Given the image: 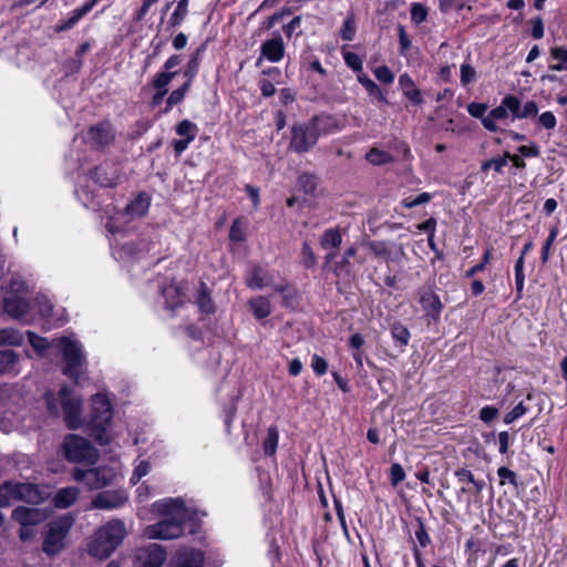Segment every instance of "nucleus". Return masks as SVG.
<instances>
[{
    "label": "nucleus",
    "instance_id": "9d476101",
    "mask_svg": "<svg viewBox=\"0 0 567 567\" xmlns=\"http://www.w3.org/2000/svg\"><path fill=\"white\" fill-rule=\"evenodd\" d=\"M319 136L310 122L297 123L291 127L289 147L296 153H306L317 143Z\"/></svg>",
    "mask_w": 567,
    "mask_h": 567
},
{
    "label": "nucleus",
    "instance_id": "de8ad7c7",
    "mask_svg": "<svg viewBox=\"0 0 567 567\" xmlns=\"http://www.w3.org/2000/svg\"><path fill=\"white\" fill-rule=\"evenodd\" d=\"M150 471L151 464L147 461H140L131 476V483L133 485L137 484L142 477L146 476L150 473Z\"/></svg>",
    "mask_w": 567,
    "mask_h": 567
},
{
    "label": "nucleus",
    "instance_id": "4c0bfd02",
    "mask_svg": "<svg viewBox=\"0 0 567 567\" xmlns=\"http://www.w3.org/2000/svg\"><path fill=\"white\" fill-rule=\"evenodd\" d=\"M188 2L189 0H179L175 11L169 18V23L172 25H179L183 22L188 12Z\"/></svg>",
    "mask_w": 567,
    "mask_h": 567
},
{
    "label": "nucleus",
    "instance_id": "bf43d9fd",
    "mask_svg": "<svg viewBox=\"0 0 567 567\" xmlns=\"http://www.w3.org/2000/svg\"><path fill=\"white\" fill-rule=\"evenodd\" d=\"M538 124L546 128V130H553L556 126V117L553 112L546 111L542 113L537 118Z\"/></svg>",
    "mask_w": 567,
    "mask_h": 567
},
{
    "label": "nucleus",
    "instance_id": "393cba45",
    "mask_svg": "<svg viewBox=\"0 0 567 567\" xmlns=\"http://www.w3.org/2000/svg\"><path fill=\"white\" fill-rule=\"evenodd\" d=\"M162 295L165 299V306L167 309L174 310L184 302L185 295L175 282H171L169 285L165 286L162 289Z\"/></svg>",
    "mask_w": 567,
    "mask_h": 567
},
{
    "label": "nucleus",
    "instance_id": "f704fd0d",
    "mask_svg": "<svg viewBox=\"0 0 567 567\" xmlns=\"http://www.w3.org/2000/svg\"><path fill=\"white\" fill-rule=\"evenodd\" d=\"M177 74L176 71L173 72H159L156 74V76L152 81V85L155 90H162V91H168L167 86L174 79V76Z\"/></svg>",
    "mask_w": 567,
    "mask_h": 567
},
{
    "label": "nucleus",
    "instance_id": "473e14b6",
    "mask_svg": "<svg viewBox=\"0 0 567 567\" xmlns=\"http://www.w3.org/2000/svg\"><path fill=\"white\" fill-rule=\"evenodd\" d=\"M551 56L557 60L558 63L549 65L553 71H567V50L563 48H553Z\"/></svg>",
    "mask_w": 567,
    "mask_h": 567
},
{
    "label": "nucleus",
    "instance_id": "338daca9",
    "mask_svg": "<svg viewBox=\"0 0 567 567\" xmlns=\"http://www.w3.org/2000/svg\"><path fill=\"white\" fill-rule=\"evenodd\" d=\"M537 113H538L537 104L534 101H528L520 109L518 118H527V117L536 116Z\"/></svg>",
    "mask_w": 567,
    "mask_h": 567
},
{
    "label": "nucleus",
    "instance_id": "864d4df0",
    "mask_svg": "<svg viewBox=\"0 0 567 567\" xmlns=\"http://www.w3.org/2000/svg\"><path fill=\"white\" fill-rule=\"evenodd\" d=\"M405 478V472L401 464L394 463L390 468V480L392 486H398Z\"/></svg>",
    "mask_w": 567,
    "mask_h": 567
},
{
    "label": "nucleus",
    "instance_id": "4be33fe9",
    "mask_svg": "<svg viewBox=\"0 0 567 567\" xmlns=\"http://www.w3.org/2000/svg\"><path fill=\"white\" fill-rule=\"evenodd\" d=\"M13 493L18 498L32 504L42 502L49 495L47 492L40 491L38 486L30 483L18 484Z\"/></svg>",
    "mask_w": 567,
    "mask_h": 567
},
{
    "label": "nucleus",
    "instance_id": "0e129e2a",
    "mask_svg": "<svg viewBox=\"0 0 567 567\" xmlns=\"http://www.w3.org/2000/svg\"><path fill=\"white\" fill-rule=\"evenodd\" d=\"M487 111V105L484 103L472 102L467 105V112L470 115L476 118H483Z\"/></svg>",
    "mask_w": 567,
    "mask_h": 567
},
{
    "label": "nucleus",
    "instance_id": "5fc2aeb1",
    "mask_svg": "<svg viewBox=\"0 0 567 567\" xmlns=\"http://www.w3.org/2000/svg\"><path fill=\"white\" fill-rule=\"evenodd\" d=\"M37 305L39 307L40 315L47 319H50L53 311L51 301L45 296H39L37 298Z\"/></svg>",
    "mask_w": 567,
    "mask_h": 567
},
{
    "label": "nucleus",
    "instance_id": "7c9ffc66",
    "mask_svg": "<svg viewBox=\"0 0 567 567\" xmlns=\"http://www.w3.org/2000/svg\"><path fill=\"white\" fill-rule=\"evenodd\" d=\"M197 303L200 311L205 313H212L215 310V306L204 282L200 284V289L197 297Z\"/></svg>",
    "mask_w": 567,
    "mask_h": 567
},
{
    "label": "nucleus",
    "instance_id": "72a5a7b5",
    "mask_svg": "<svg viewBox=\"0 0 567 567\" xmlns=\"http://www.w3.org/2000/svg\"><path fill=\"white\" fill-rule=\"evenodd\" d=\"M528 411L529 408L525 404V401H520L504 415L503 421L505 424H512L519 417L524 416Z\"/></svg>",
    "mask_w": 567,
    "mask_h": 567
},
{
    "label": "nucleus",
    "instance_id": "8fccbe9b",
    "mask_svg": "<svg viewBox=\"0 0 567 567\" xmlns=\"http://www.w3.org/2000/svg\"><path fill=\"white\" fill-rule=\"evenodd\" d=\"M343 54V59H344V62L346 64L352 69L353 71H361L362 68H363V63H362V60L361 58L354 53V52H349V51H343L342 52Z\"/></svg>",
    "mask_w": 567,
    "mask_h": 567
},
{
    "label": "nucleus",
    "instance_id": "20e7f679",
    "mask_svg": "<svg viewBox=\"0 0 567 567\" xmlns=\"http://www.w3.org/2000/svg\"><path fill=\"white\" fill-rule=\"evenodd\" d=\"M48 409L51 414L60 413V405L64 412V419L70 429H76L81 424V401L71 394L66 386H62L59 391L58 403L54 393L48 392L44 395Z\"/></svg>",
    "mask_w": 567,
    "mask_h": 567
},
{
    "label": "nucleus",
    "instance_id": "3c124183",
    "mask_svg": "<svg viewBox=\"0 0 567 567\" xmlns=\"http://www.w3.org/2000/svg\"><path fill=\"white\" fill-rule=\"evenodd\" d=\"M432 199V195L429 193H421L419 196L411 198L406 197L402 200V205L405 208H413L419 205L429 203Z\"/></svg>",
    "mask_w": 567,
    "mask_h": 567
},
{
    "label": "nucleus",
    "instance_id": "603ef678",
    "mask_svg": "<svg viewBox=\"0 0 567 567\" xmlns=\"http://www.w3.org/2000/svg\"><path fill=\"white\" fill-rule=\"evenodd\" d=\"M374 76L382 83L391 84L394 81V74L386 65H381L374 69Z\"/></svg>",
    "mask_w": 567,
    "mask_h": 567
},
{
    "label": "nucleus",
    "instance_id": "aec40b11",
    "mask_svg": "<svg viewBox=\"0 0 567 567\" xmlns=\"http://www.w3.org/2000/svg\"><path fill=\"white\" fill-rule=\"evenodd\" d=\"M310 122L312 123L318 136L329 135L339 132L343 125L339 118L332 115H318L313 116Z\"/></svg>",
    "mask_w": 567,
    "mask_h": 567
},
{
    "label": "nucleus",
    "instance_id": "1a4fd4ad",
    "mask_svg": "<svg viewBox=\"0 0 567 567\" xmlns=\"http://www.w3.org/2000/svg\"><path fill=\"white\" fill-rule=\"evenodd\" d=\"M117 476L114 468L99 467L90 470L76 468L73 472V478L76 482L84 483L90 489H100L110 485Z\"/></svg>",
    "mask_w": 567,
    "mask_h": 567
},
{
    "label": "nucleus",
    "instance_id": "0eeeda50",
    "mask_svg": "<svg viewBox=\"0 0 567 567\" xmlns=\"http://www.w3.org/2000/svg\"><path fill=\"white\" fill-rule=\"evenodd\" d=\"M74 519L70 515H63L48 525L47 535L43 543V550L49 555H54L65 546V538L72 528Z\"/></svg>",
    "mask_w": 567,
    "mask_h": 567
},
{
    "label": "nucleus",
    "instance_id": "b1692460",
    "mask_svg": "<svg viewBox=\"0 0 567 567\" xmlns=\"http://www.w3.org/2000/svg\"><path fill=\"white\" fill-rule=\"evenodd\" d=\"M150 247L145 240H140L138 243H126L120 248L114 250V254L118 256L121 259H130L140 257L141 255L148 252Z\"/></svg>",
    "mask_w": 567,
    "mask_h": 567
},
{
    "label": "nucleus",
    "instance_id": "a18cd8bd",
    "mask_svg": "<svg viewBox=\"0 0 567 567\" xmlns=\"http://www.w3.org/2000/svg\"><path fill=\"white\" fill-rule=\"evenodd\" d=\"M198 66H199V53L197 52L189 59L187 66L184 71V78H186L185 83H189V85H192V82L198 72Z\"/></svg>",
    "mask_w": 567,
    "mask_h": 567
},
{
    "label": "nucleus",
    "instance_id": "bb28decb",
    "mask_svg": "<svg viewBox=\"0 0 567 567\" xmlns=\"http://www.w3.org/2000/svg\"><path fill=\"white\" fill-rule=\"evenodd\" d=\"M78 496L79 489L76 487H64L56 492L53 498V504L59 508H68L75 503Z\"/></svg>",
    "mask_w": 567,
    "mask_h": 567
},
{
    "label": "nucleus",
    "instance_id": "c9c22d12",
    "mask_svg": "<svg viewBox=\"0 0 567 567\" xmlns=\"http://www.w3.org/2000/svg\"><path fill=\"white\" fill-rule=\"evenodd\" d=\"M392 338L400 343L401 347H405L410 340V331L402 323H394L391 328Z\"/></svg>",
    "mask_w": 567,
    "mask_h": 567
},
{
    "label": "nucleus",
    "instance_id": "a878e982",
    "mask_svg": "<svg viewBox=\"0 0 567 567\" xmlns=\"http://www.w3.org/2000/svg\"><path fill=\"white\" fill-rule=\"evenodd\" d=\"M150 208V197L146 194H140L125 208V214L130 217H142Z\"/></svg>",
    "mask_w": 567,
    "mask_h": 567
},
{
    "label": "nucleus",
    "instance_id": "c03bdc74",
    "mask_svg": "<svg viewBox=\"0 0 567 567\" xmlns=\"http://www.w3.org/2000/svg\"><path fill=\"white\" fill-rule=\"evenodd\" d=\"M515 282H516V290L518 293L517 297L522 298V292H523L524 282H525L523 256H519V258L516 260V264H515Z\"/></svg>",
    "mask_w": 567,
    "mask_h": 567
},
{
    "label": "nucleus",
    "instance_id": "7ed1b4c3",
    "mask_svg": "<svg viewBox=\"0 0 567 567\" xmlns=\"http://www.w3.org/2000/svg\"><path fill=\"white\" fill-rule=\"evenodd\" d=\"M29 293V286L19 277H13L2 298L3 310L12 318H24L30 311Z\"/></svg>",
    "mask_w": 567,
    "mask_h": 567
},
{
    "label": "nucleus",
    "instance_id": "dca6fc26",
    "mask_svg": "<svg viewBox=\"0 0 567 567\" xmlns=\"http://www.w3.org/2000/svg\"><path fill=\"white\" fill-rule=\"evenodd\" d=\"M12 517L21 526H34L45 520L48 513L40 508L20 506L13 511Z\"/></svg>",
    "mask_w": 567,
    "mask_h": 567
},
{
    "label": "nucleus",
    "instance_id": "09e8293b",
    "mask_svg": "<svg viewBox=\"0 0 567 567\" xmlns=\"http://www.w3.org/2000/svg\"><path fill=\"white\" fill-rule=\"evenodd\" d=\"M427 18V9L421 3H413L411 7V20L415 24L424 22Z\"/></svg>",
    "mask_w": 567,
    "mask_h": 567
},
{
    "label": "nucleus",
    "instance_id": "f257e3e1",
    "mask_svg": "<svg viewBox=\"0 0 567 567\" xmlns=\"http://www.w3.org/2000/svg\"><path fill=\"white\" fill-rule=\"evenodd\" d=\"M152 511L163 519L144 528L143 535L147 539L171 540L182 536L183 525L190 516L182 498L169 497L157 501L152 505Z\"/></svg>",
    "mask_w": 567,
    "mask_h": 567
},
{
    "label": "nucleus",
    "instance_id": "c85d7f7f",
    "mask_svg": "<svg viewBox=\"0 0 567 567\" xmlns=\"http://www.w3.org/2000/svg\"><path fill=\"white\" fill-rule=\"evenodd\" d=\"M342 243V236L338 228L324 230L320 238V245L323 249H338Z\"/></svg>",
    "mask_w": 567,
    "mask_h": 567
},
{
    "label": "nucleus",
    "instance_id": "ddd939ff",
    "mask_svg": "<svg viewBox=\"0 0 567 567\" xmlns=\"http://www.w3.org/2000/svg\"><path fill=\"white\" fill-rule=\"evenodd\" d=\"M274 282L275 274L269 272L259 266L251 268L246 278V284L249 288L262 289L265 287L274 286L276 291H285V287L282 285H274Z\"/></svg>",
    "mask_w": 567,
    "mask_h": 567
},
{
    "label": "nucleus",
    "instance_id": "6e6d98bb",
    "mask_svg": "<svg viewBox=\"0 0 567 567\" xmlns=\"http://www.w3.org/2000/svg\"><path fill=\"white\" fill-rule=\"evenodd\" d=\"M29 342L31 346L39 352L42 353L45 349L49 348L50 343L45 338H42L35 333H28Z\"/></svg>",
    "mask_w": 567,
    "mask_h": 567
},
{
    "label": "nucleus",
    "instance_id": "69168bd1",
    "mask_svg": "<svg viewBox=\"0 0 567 567\" xmlns=\"http://www.w3.org/2000/svg\"><path fill=\"white\" fill-rule=\"evenodd\" d=\"M498 413L499 412H498L497 408L492 406V405H486L481 409L480 419L485 423H489L497 417Z\"/></svg>",
    "mask_w": 567,
    "mask_h": 567
},
{
    "label": "nucleus",
    "instance_id": "cd10ccee",
    "mask_svg": "<svg viewBox=\"0 0 567 567\" xmlns=\"http://www.w3.org/2000/svg\"><path fill=\"white\" fill-rule=\"evenodd\" d=\"M249 307L257 319H264L271 313L270 300L262 296L250 299Z\"/></svg>",
    "mask_w": 567,
    "mask_h": 567
},
{
    "label": "nucleus",
    "instance_id": "c756f323",
    "mask_svg": "<svg viewBox=\"0 0 567 567\" xmlns=\"http://www.w3.org/2000/svg\"><path fill=\"white\" fill-rule=\"evenodd\" d=\"M19 355L11 349L2 348V373H17Z\"/></svg>",
    "mask_w": 567,
    "mask_h": 567
},
{
    "label": "nucleus",
    "instance_id": "37998d69",
    "mask_svg": "<svg viewBox=\"0 0 567 567\" xmlns=\"http://www.w3.org/2000/svg\"><path fill=\"white\" fill-rule=\"evenodd\" d=\"M460 80L463 86H467L476 81V70L468 63H463L460 69Z\"/></svg>",
    "mask_w": 567,
    "mask_h": 567
},
{
    "label": "nucleus",
    "instance_id": "680f3d73",
    "mask_svg": "<svg viewBox=\"0 0 567 567\" xmlns=\"http://www.w3.org/2000/svg\"><path fill=\"white\" fill-rule=\"evenodd\" d=\"M229 238L233 241H243L245 239V230L240 220L236 219L229 230Z\"/></svg>",
    "mask_w": 567,
    "mask_h": 567
},
{
    "label": "nucleus",
    "instance_id": "412c9836",
    "mask_svg": "<svg viewBox=\"0 0 567 567\" xmlns=\"http://www.w3.org/2000/svg\"><path fill=\"white\" fill-rule=\"evenodd\" d=\"M99 2V0H90L85 2L83 6L72 10L66 20L61 21L55 30L58 32H63L73 28L85 14H87Z\"/></svg>",
    "mask_w": 567,
    "mask_h": 567
},
{
    "label": "nucleus",
    "instance_id": "e433bc0d",
    "mask_svg": "<svg viewBox=\"0 0 567 567\" xmlns=\"http://www.w3.org/2000/svg\"><path fill=\"white\" fill-rule=\"evenodd\" d=\"M367 159L373 165H382L393 161V157L385 151L372 148L367 154Z\"/></svg>",
    "mask_w": 567,
    "mask_h": 567
},
{
    "label": "nucleus",
    "instance_id": "052dcab7",
    "mask_svg": "<svg viewBox=\"0 0 567 567\" xmlns=\"http://www.w3.org/2000/svg\"><path fill=\"white\" fill-rule=\"evenodd\" d=\"M311 368L316 374L323 375L328 371V363L322 357L313 354L311 358Z\"/></svg>",
    "mask_w": 567,
    "mask_h": 567
},
{
    "label": "nucleus",
    "instance_id": "58836bf2",
    "mask_svg": "<svg viewBox=\"0 0 567 567\" xmlns=\"http://www.w3.org/2000/svg\"><path fill=\"white\" fill-rule=\"evenodd\" d=\"M278 431L276 427L271 426L268 429L267 437L264 441V451L268 455H272L276 452L278 445Z\"/></svg>",
    "mask_w": 567,
    "mask_h": 567
},
{
    "label": "nucleus",
    "instance_id": "39448f33",
    "mask_svg": "<svg viewBox=\"0 0 567 567\" xmlns=\"http://www.w3.org/2000/svg\"><path fill=\"white\" fill-rule=\"evenodd\" d=\"M52 343L62 351L63 360L65 362L63 373L78 383L86 364L81 344L66 337L54 339Z\"/></svg>",
    "mask_w": 567,
    "mask_h": 567
},
{
    "label": "nucleus",
    "instance_id": "e2e57ef3",
    "mask_svg": "<svg viewBox=\"0 0 567 567\" xmlns=\"http://www.w3.org/2000/svg\"><path fill=\"white\" fill-rule=\"evenodd\" d=\"M355 33V24L354 20L351 17H348L344 20L342 30H341V37L343 40L351 41Z\"/></svg>",
    "mask_w": 567,
    "mask_h": 567
},
{
    "label": "nucleus",
    "instance_id": "774afa93",
    "mask_svg": "<svg viewBox=\"0 0 567 567\" xmlns=\"http://www.w3.org/2000/svg\"><path fill=\"white\" fill-rule=\"evenodd\" d=\"M368 247L377 257H385L390 254L386 245L382 241H371L368 244Z\"/></svg>",
    "mask_w": 567,
    "mask_h": 567
},
{
    "label": "nucleus",
    "instance_id": "ea45409f",
    "mask_svg": "<svg viewBox=\"0 0 567 567\" xmlns=\"http://www.w3.org/2000/svg\"><path fill=\"white\" fill-rule=\"evenodd\" d=\"M358 81L365 87L370 95L377 96L381 101H386L381 89L367 75H358Z\"/></svg>",
    "mask_w": 567,
    "mask_h": 567
},
{
    "label": "nucleus",
    "instance_id": "5701e85b",
    "mask_svg": "<svg viewBox=\"0 0 567 567\" xmlns=\"http://www.w3.org/2000/svg\"><path fill=\"white\" fill-rule=\"evenodd\" d=\"M399 86L402 90L404 96L409 99L413 104L420 105L423 103L421 91L416 89L413 79L408 73L400 75Z\"/></svg>",
    "mask_w": 567,
    "mask_h": 567
},
{
    "label": "nucleus",
    "instance_id": "a211bd4d",
    "mask_svg": "<svg viewBox=\"0 0 567 567\" xmlns=\"http://www.w3.org/2000/svg\"><path fill=\"white\" fill-rule=\"evenodd\" d=\"M204 553L193 548H181L174 558V567H203Z\"/></svg>",
    "mask_w": 567,
    "mask_h": 567
},
{
    "label": "nucleus",
    "instance_id": "f8f14e48",
    "mask_svg": "<svg viewBox=\"0 0 567 567\" xmlns=\"http://www.w3.org/2000/svg\"><path fill=\"white\" fill-rule=\"evenodd\" d=\"M166 559V551L157 544L142 548L137 551L135 567H161Z\"/></svg>",
    "mask_w": 567,
    "mask_h": 567
},
{
    "label": "nucleus",
    "instance_id": "6e6552de",
    "mask_svg": "<svg viewBox=\"0 0 567 567\" xmlns=\"http://www.w3.org/2000/svg\"><path fill=\"white\" fill-rule=\"evenodd\" d=\"M63 450L65 457L71 462L93 464L97 460V451L91 443L75 434L64 439Z\"/></svg>",
    "mask_w": 567,
    "mask_h": 567
},
{
    "label": "nucleus",
    "instance_id": "6ab92c4d",
    "mask_svg": "<svg viewBox=\"0 0 567 567\" xmlns=\"http://www.w3.org/2000/svg\"><path fill=\"white\" fill-rule=\"evenodd\" d=\"M261 56L258 60V64L261 59L265 58L270 62H279L285 55V44L281 37L265 41L260 47Z\"/></svg>",
    "mask_w": 567,
    "mask_h": 567
},
{
    "label": "nucleus",
    "instance_id": "79ce46f5",
    "mask_svg": "<svg viewBox=\"0 0 567 567\" xmlns=\"http://www.w3.org/2000/svg\"><path fill=\"white\" fill-rule=\"evenodd\" d=\"M189 87H190L189 83H184L181 87L174 90L167 99L166 111L171 110L174 105L181 103L184 100Z\"/></svg>",
    "mask_w": 567,
    "mask_h": 567
},
{
    "label": "nucleus",
    "instance_id": "f3484780",
    "mask_svg": "<svg viewBox=\"0 0 567 567\" xmlns=\"http://www.w3.org/2000/svg\"><path fill=\"white\" fill-rule=\"evenodd\" d=\"M419 296L422 310L426 316L436 320L443 309L440 297L430 287L420 290Z\"/></svg>",
    "mask_w": 567,
    "mask_h": 567
},
{
    "label": "nucleus",
    "instance_id": "2eb2a0df",
    "mask_svg": "<svg viewBox=\"0 0 567 567\" xmlns=\"http://www.w3.org/2000/svg\"><path fill=\"white\" fill-rule=\"evenodd\" d=\"M114 134L109 123H101L92 126L86 132L85 142L93 147H103L113 141Z\"/></svg>",
    "mask_w": 567,
    "mask_h": 567
},
{
    "label": "nucleus",
    "instance_id": "2f4dec72",
    "mask_svg": "<svg viewBox=\"0 0 567 567\" xmlns=\"http://www.w3.org/2000/svg\"><path fill=\"white\" fill-rule=\"evenodd\" d=\"M176 133L188 141H194L197 134V126L189 120H183L176 126Z\"/></svg>",
    "mask_w": 567,
    "mask_h": 567
},
{
    "label": "nucleus",
    "instance_id": "4d7b16f0",
    "mask_svg": "<svg viewBox=\"0 0 567 567\" xmlns=\"http://www.w3.org/2000/svg\"><path fill=\"white\" fill-rule=\"evenodd\" d=\"M301 255H302V264L305 267H307V268L315 267V265L317 262V258L308 243H305L302 245V254Z\"/></svg>",
    "mask_w": 567,
    "mask_h": 567
},
{
    "label": "nucleus",
    "instance_id": "13d9d810",
    "mask_svg": "<svg viewBox=\"0 0 567 567\" xmlns=\"http://www.w3.org/2000/svg\"><path fill=\"white\" fill-rule=\"evenodd\" d=\"M497 475L501 478V485H504L506 482H508L509 484L517 486V476L508 467H505V466L499 467L497 470Z\"/></svg>",
    "mask_w": 567,
    "mask_h": 567
},
{
    "label": "nucleus",
    "instance_id": "9b49d317",
    "mask_svg": "<svg viewBox=\"0 0 567 567\" xmlns=\"http://www.w3.org/2000/svg\"><path fill=\"white\" fill-rule=\"evenodd\" d=\"M128 501V494L125 489L105 491L99 493L92 501V508L116 509L125 505Z\"/></svg>",
    "mask_w": 567,
    "mask_h": 567
},
{
    "label": "nucleus",
    "instance_id": "4468645a",
    "mask_svg": "<svg viewBox=\"0 0 567 567\" xmlns=\"http://www.w3.org/2000/svg\"><path fill=\"white\" fill-rule=\"evenodd\" d=\"M91 178L102 187H114L121 182V173L116 165L103 164L91 173Z\"/></svg>",
    "mask_w": 567,
    "mask_h": 567
},
{
    "label": "nucleus",
    "instance_id": "a19ab883",
    "mask_svg": "<svg viewBox=\"0 0 567 567\" xmlns=\"http://www.w3.org/2000/svg\"><path fill=\"white\" fill-rule=\"evenodd\" d=\"M23 342V336L12 329H2V348L4 346H20Z\"/></svg>",
    "mask_w": 567,
    "mask_h": 567
},
{
    "label": "nucleus",
    "instance_id": "49530a36",
    "mask_svg": "<svg viewBox=\"0 0 567 567\" xmlns=\"http://www.w3.org/2000/svg\"><path fill=\"white\" fill-rule=\"evenodd\" d=\"M502 103L507 109L508 115L512 114L513 118H518L519 111H520V101L516 96H514V95L505 96L502 100Z\"/></svg>",
    "mask_w": 567,
    "mask_h": 567
},
{
    "label": "nucleus",
    "instance_id": "423d86ee",
    "mask_svg": "<svg viewBox=\"0 0 567 567\" xmlns=\"http://www.w3.org/2000/svg\"><path fill=\"white\" fill-rule=\"evenodd\" d=\"M111 419L112 408L109 399L103 394H95L92 398L91 432L101 445L107 444L110 441L107 427Z\"/></svg>",
    "mask_w": 567,
    "mask_h": 567
},
{
    "label": "nucleus",
    "instance_id": "f03ea898",
    "mask_svg": "<svg viewBox=\"0 0 567 567\" xmlns=\"http://www.w3.org/2000/svg\"><path fill=\"white\" fill-rule=\"evenodd\" d=\"M128 536V529L122 519L113 518L99 527L91 537L87 551L97 559L109 558Z\"/></svg>",
    "mask_w": 567,
    "mask_h": 567
}]
</instances>
